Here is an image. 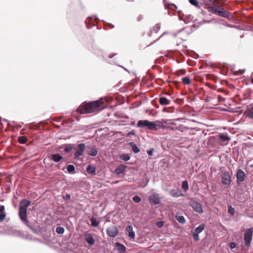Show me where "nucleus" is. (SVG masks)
I'll use <instances>...</instances> for the list:
<instances>
[{"mask_svg":"<svg viewBox=\"0 0 253 253\" xmlns=\"http://www.w3.org/2000/svg\"><path fill=\"white\" fill-rule=\"evenodd\" d=\"M7 231H6V233L9 235H14L15 234V232L16 231L15 229H13L12 227H7Z\"/></svg>","mask_w":253,"mask_h":253,"instance_id":"obj_41","label":"nucleus"},{"mask_svg":"<svg viewBox=\"0 0 253 253\" xmlns=\"http://www.w3.org/2000/svg\"><path fill=\"white\" fill-rule=\"evenodd\" d=\"M86 170L88 173L91 175H95L96 174V169L91 165H88L86 168Z\"/></svg>","mask_w":253,"mask_h":253,"instance_id":"obj_22","label":"nucleus"},{"mask_svg":"<svg viewBox=\"0 0 253 253\" xmlns=\"http://www.w3.org/2000/svg\"><path fill=\"white\" fill-rule=\"evenodd\" d=\"M50 159L54 162L57 163L63 159V157L58 153H55L51 155Z\"/></svg>","mask_w":253,"mask_h":253,"instance_id":"obj_19","label":"nucleus"},{"mask_svg":"<svg viewBox=\"0 0 253 253\" xmlns=\"http://www.w3.org/2000/svg\"><path fill=\"white\" fill-rule=\"evenodd\" d=\"M181 187L183 190L186 192L189 189V185L187 180H183L182 182Z\"/></svg>","mask_w":253,"mask_h":253,"instance_id":"obj_33","label":"nucleus"},{"mask_svg":"<svg viewBox=\"0 0 253 253\" xmlns=\"http://www.w3.org/2000/svg\"><path fill=\"white\" fill-rule=\"evenodd\" d=\"M245 69H240L234 72V75L236 76L241 75L245 72Z\"/></svg>","mask_w":253,"mask_h":253,"instance_id":"obj_43","label":"nucleus"},{"mask_svg":"<svg viewBox=\"0 0 253 253\" xmlns=\"http://www.w3.org/2000/svg\"><path fill=\"white\" fill-rule=\"evenodd\" d=\"M186 72L185 69H181L176 71L175 75L177 76L184 75Z\"/></svg>","mask_w":253,"mask_h":253,"instance_id":"obj_40","label":"nucleus"},{"mask_svg":"<svg viewBox=\"0 0 253 253\" xmlns=\"http://www.w3.org/2000/svg\"><path fill=\"white\" fill-rule=\"evenodd\" d=\"M120 158L124 161H127L130 160V157L128 154H122L120 156Z\"/></svg>","mask_w":253,"mask_h":253,"instance_id":"obj_34","label":"nucleus"},{"mask_svg":"<svg viewBox=\"0 0 253 253\" xmlns=\"http://www.w3.org/2000/svg\"><path fill=\"white\" fill-rule=\"evenodd\" d=\"M204 229L205 225L203 224H200L199 226H198L195 229L194 232L199 234L204 230Z\"/></svg>","mask_w":253,"mask_h":253,"instance_id":"obj_29","label":"nucleus"},{"mask_svg":"<svg viewBox=\"0 0 253 253\" xmlns=\"http://www.w3.org/2000/svg\"><path fill=\"white\" fill-rule=\"evenodd\" d=\"M66 169L69 173L71 174L76 173L75 167L74 165L72 164L68 165H67Z\"/></svg>","mask_w":253,"mask_h":253,"instance_id":"obj_26","label":"nucleus"},{"mask_svg":"<svg viewBox=\"0 0 253 253\" xmlns=\"http://www.w3.org/2000/svg\"><path fill=\"white\" fill-rule=\"evenodd\" d=\"M90 220L91 221V226L92 227H96L100 223V221L97 220L96 218L94 216H92Z\"/></svg>","mask_w":253,"mask_h":253,"instance_id":"obj_27","label":"nucleus"},{"mask_svg":"<svg viewBox=\"0 0 253 253\" xmlns=\"http://www.w3.org/2000/svg\"><path fill=\"white\" fill-rule=\"evenodd\" d=\"M219 138L223 142H228L230 140V138L226 134H222L219 135Z\"/></svg>","mask_w":253,"mask_h":253,"instance_id":"obj_36","label":"nucleus"},{"mask_svg":"<svg viewBox=\"0 0 253 253\" xmlns=\"http://www.w3.org/2000/svg\"><path fill=\"white\" fill-rule=\"evenodd\" d=\"M39 128V126L38 125L35 123H33L31 124L30 128L33 129H38Z\"/></svg>","mask_w":253,"mask_h":253,"instance_id":"obj_54","label":"nucleus"},{"mask_svg":"<svg viewBox=\"0 0 253 253\" xmlns=\"http://www.w3.org/2000/svg\"><path fill=\"white\" fill-rule=\"evenodd\" d=\"M126 234L130 240L135 238V234L133 230V227L131 225H128L126 228Z\"/></svg>","mask_w":253,"mask_h":253,"instance_id":"obj_15","label":"nucleus"},{"mask_svg":"<svg viewBox=\"0 0 253 253\" xmlns=\"http://www.w3.org/2000/svg\"><path fill=\"white\" fill-rule=\"evenodd\" d=\"M175 218L179 223L183 224L186 222L185 217L182 215H176Z\"/></svg>","mask_w":253,"mask_h":253,"instance_id":"obj_32","label":"nucleus"},{"mask_svg":"<svg viewBox=\"0 0 253 253\" xmlns=\"http://www.w3.org/2000/svg\"><path fill=\"white\" fill-rule=\"evenodd\" d=\"M64 228L62 226H58L56 228V232L58 234H63L64 233Z\"/></svg>","mask_w":253,"mask_h":253,"instance_id":"obj_38","label":"nucleus"},{"mask_svg":"<svg viewBox=\"0 0 253 253\" xmlns=\"http://www.w3.org/2000/svg\"><path fill=\"white\" fill-rule=\"evenodd\" d=\"M62 198L65 201L70 200L71 198V195L69 194H66L65 195L62 196Z\"/></svg>","mask_w":253,"mask_h":253,"instance_id":"obj_55","label":"nucleus"},{"mask_svg":"<svg viewBox=\"0 0 253 253\" xmlns=\"http://www.w3.org/2000/svg\"><path fill=\"white\" fill-rule=\"evenodd\" d=\"M145 180H146V182L143 186H142V188H144L145 187H146L149 183V179H148L147 178H146Z\"/></svg>","mask_w":253,"mask_h":253,"instance_id":"obj_64","label":"nucleus"},{"mask_svg":"<svg viewBox=\"0 0 253 253\" xmlns=\"http://www.w3.org/2000/svg\"><path fill=\"white\" fill-rule=\"evenodd\" d=\"M149 200L150 203L154 205H159L161 203L159 195L157 193H154L151 195L149 198Z\"/></svg>","mask_w":253,"mask_h":253,"instance_id":"obj_12","label":"nucleus"},{"mask_svg":"<svg viewBox=\"0 0 253 253\" xmlns=\"http://www.w3.org/2000/svg\"><path fill=\"white\" fill-rule=\"evenodd\" d=\"M88 49L97 56L103 57L107 63H111V61L106 58V52L97 44L94 43H91V46L88 47Z\"/></svg>","mask_w":253,"mask_h":253,"instance_id":"obj_4","label":"nucleus"},{"mask_svg":"<svg viewBox=\"0 0 253 253\" xmlns=\"http://www.w3.org/2000/svg\"><path fill=\"white\" fill-rule=\"evenodd\" d=\"M100 20L99 18L95 16H91L88 17L85 22L86 27L88 29H90L91 27L96 26Z\"/></svg>","mask_w":253,"mask_h":253,"instance_id":"obj_8","label":"nucleus"},{"mask_svg":"<svg viewBox=\"0 0 253 253\" xmlns=\"http://www.w3.org/2000/svg\"><path fill=\"white\" fill-rule=\"evenodd\" d=\"M107 234L111 237H115L118 233V229L115 226L109 227L106 230Z\"/></svg>","mask_w":253,"mask_h":253,"instance_id":"obj_13","label":"nucleus"},{"mask_svg":"<svg viewBox=\"0 0 253 253\" xmlns=\"http://www.w3.org/2000/svg\"><path fill=\"white\" fill-rule=\"evenodd\" d=\"M76 148L77 151L74 154V158L76 159L83 155L85 149V145L83 143H80L77 146Z\"/></svg>","mask_w":253,"mask_h":253,"instance_id":"obj_11","label":"nucleus"},{"mask_svg":"<svg viewBox=\"0 0 253 253\" xmlns=\"http://www.w3.org/2000/svg\"><path fill=\"white\" fill-rule=\"evenodd\" d=\"M208 9L209 11L213 14L228 19H230V13L228 11L225 10L223 8H222L217 5H214L213 6H209L208 7Z\"/></svg>","mask_w":253,"mask_h":253,"instance_id":"obj_3","label":"nucleus"},{"mask_svg":"<svg viewBox=\"0 0 253 253\" xmlns=\"http://www.w3.org/2000/svg\"><path fill=\"white\" fill-rule=\"evenodd\" d=\"M246 176L245 173L242 169H237L236 173L237 185L240 186L245 181Z\"/></svg>","mask_w":253,"mask_h":253,"instance_id":"obj_10","label":"nucleus"},{"mask_svg":"<svg viewBox=\"0 0 253 253\" xmlns=\"http://www.w3.org/2000/svg\"><path fill=\"white\" fill-rule=\"evenodd\" d=\"M102 22L104 23V24L105 26H108L112 29L114 28V25L111 23H107L106 22H105L104 20H102Z\"/></svg>","mask_w":253,"mask_h":253,"instance_id":"obj_51","label":"nucleus"},{"mask_svg":"<svg viewBox=\"0 0 253 253\" xmlns=\"http://www.w3.org/2000/svg\"><path fill=\"white\" fill-rule=\"evenodd\" d=\"M4 209L5 207L4 206L0 205V222L3 221L6 217Z\"/></svg>","mask_w":253,"mask_h":253,"instance_id":"obj_24","label":"nucleus"},{"mask_svg":"<svg viewBox=\"0 0 253 253\" xmlns=\"http://www.w3.org/2000/svg\"><path fill=\"white\" fill-rule=\"evenodd\" d=\"M229 246L231 249H233L236 247L237 245L235 242H232L229 243Z\"/></svg>","mask_w":253,"mask_h":253,"instance_id":"obj_56","label":"nucleus"},{"mask_svg":"<svg viewBox=\"0 0 253 253\" xmlns=\"http://www.w3.org/2000/svg\"><path fill=\"white\" fill-rule=\"evenodd\" d=\"M154 151V148H150V149H148V150H147L146 152L149 156H152L153 155Z\"/></svg>","mask_w":253,"mask_h":253,"instance_id":"obj_52","label":"nucleus"},{"mask_svg":"<svg viewBox=\"0 0 253 253\" xmlns=\"http://www.w3.org/2000/svg\"><path fill=\"white\" fill-rule=\"evenodd\" d=\"M191 17H192L191 15H190V14L188 15L186 17V18L184 20H183L184 23L185 24L188 23L191 20Z\"/></svg>","mask_w":253,"mask_h":253,"instance_id":"obj_48","label":"nucleus"},{"mask_svg":"<svg viewBox=\"0 0 253 253\" xmlns=\"http://www.w3.org/2000/svg\"><path fill=\"white\" fill-rule=\"evenodd\" d=\"M171 120H168V119H162V124H170V121Z\"/></svg>","mask_w":253,"mask_h":253,"instance_id":"obj_58","label":"nucleus"},{"mask_svg":"<svg viewBox=\"0 0 253 253\" xmlns=\"http://www.w3.org/2000/svg\"><path fill=\"white\" fill-rule=\"evenodd\" d=\"M247 116L253 120V105H251V107L248 108Z\"/></svg>","mask_w":253,"mask_h":253,"instance_id":"obj_31","label":"nucleus"},{"mask_svg":"<svg viewBox=\"0 0 253 253\" xmlns=\"http://www.w3.org/2000/svg\"><path fill=\"white\" fill-rule=\"evenodd\" d=\"M115 246L119 253H126L127 249L124 244L116 242Z\"/></svg>","mask_w":253,"mask_h":253,"instance_id":"obj_16","label":"nucleus"},{"mask_svg":"<svg viewBox=\"0 0 253 253\" xmlns=\"http://www.w3.org/2000/svg\"><path fill=\"white\" fill-rule=\"evenodd\" d=\"M163 3L164 5L165 8L166 9H170L171 10H176L177 8V6L173 3H169V4H167L166 2V0H163Z\"/></svg>","mask_w":253,"mask_h":253,"instance_id":"obj_18","label":"nucleus"},{"mask_svg":"<svg viewBox=\"0 0 253 253\" xmlns=\"http://www.w3.org/2000/svg\"><path fill=\"white\" fill-rule=\"evenodd\" d=\"M106 105L99 100L83 103L78 108V112L81 114H88L102 110L106 108Z\"/></svg>","mask_w":253,"mask_h":253,"instance_id":"obj_2","label":"nucleus"},{"mask_svg":"<svg viewBox=\"0 0 253 253\" xmlns=\"http://www.w3.org/2000/svg\"><path fill=\"white\" fill-rule=\"evenodd\" d=\"M182 82L184 84H189L191 83V80L189 76H186L182 79Z\"/></svg>","mask_w":253,"mask_h":253,"instance_id":"obj_37","label":"nucleus"},{"mask_svg":"<svg viewBox=\"0 0 253 253\" xmlns=\"http://www.w3.org/2000/svg\"><path fill=\"white\" fill-rule=\"evenodd\" d=\"M216 0H208V2L206 3V4H208L209 3H211L212 4V6H213L214 5H215L214 4V2H215Z\"/></svg>","mask_w":253,"mask_h":253,"instance_id":"obj_60","label":"nucleus"},{"mask_svg":"<svg viewBox=\"0 0 253 253\" xmlns=\"http://www.w3.org/2000/svg\"><path fill=\"white\" fill-rule=\"evenodd\" d=\"M164 221H158L156 223V225L159 228H161V227H162L164 226Z\"/></svg>","mask_w":253,"mask_h":253,"instance_id":"obj_57","label":"nucleus"},{"mask_svg":"<svg viewBox=\"0 0 253 253\" xmlns=\"http://www.w3.org/2000/svg\"><path fill=\"white\" fill-rule=\"evenodd\" d=\"M85 240L86 242L89 245V246H92L95 243V240L93 236L89 234L86 236L85 237Z\"/></svg>","mask_w":253,"mask_h":253,"instance_id":"obj_20","label":"nucleus"},{"mask_svg":"<svg viewBox=\"0 0 253 253\" xmlns=\"http://www.w3.org/2000/svg\"><path fill=\"white\" fill-rule=\"evenodd\" d=\"M252 230V228L247 229L244 235V240L245 241V245L247 247H249L251 246V243L253 239V234Z\"/></svg>","mask_w":253,"mask_h":253,"instance_id":"obj_9","label":"nucleus"},{"mask_svg":"<svg viewBox=\"0 0 253 253\" xmlns=\"http://www.w3.org/2000/svg\"><path fill=\"white\" fill-rule=\"evenodd\" d=\"M160 104L161 105H169L170 101L165 97H161L159 98Z\"/></svg>","mask_w":253,"mask_h":253,"instance_id":"obj_25","label":"nucleus"},{"mask_svg":"<svg viewBox=\"0 0 253 253\" xmlns=\"http://www.w3.org/2000/svg\"><path fill=\"white\" fill-rule=\"evenodd\" d=\"M135 130L134 129L131 130L130 131L127 132L126 135V137H130L131 135H135Z\"/></svg>","mask_w":253,"mask_h":253,"instance_id":"obj_53","label":"nucleus"},{"mask_svg":"<svg viewBox=\"0 0 253 253\" xmlns=\"http://www.w3.org/2000/svg\"><path fill=\"white\" fill-rule=\"evenodd\" d=\"M128 145L130 147L131 150L134 153L137 154L139 152L140 149L134 142H130L128 143Z\"/></svg>","mask_w":253,"mask_h":253,"instance_id":"obj_23","label":"nucleus"},{"mask_svg":"<svg viewBox=\"0 0 253 253\" xmlns=\"http://www.w3.org/2000/svg\"><path fill=\"white\" fill-rule=\"evenodd\" d=\"M152 123L153 125L155 126V127H153V130L155 131L159 129V127L160 126V125L162 124V120L152 121Z\"/></svg>","mask_w":253,"mask_h":253,"instance_id":"obj_28","label":"nucleus"},{"mask_svg":"<svg viewBox=\"0 0 253 253\" xmlns=\"http://www.w3.org/2000/svg\"><path fill=\"white\" fill-rule=\"evenodd\" d=\"M164 124H161L160 126L159 127V128H162L163 129H168V126H165L163 125Z\"/></svg>","mask_w":253,"mask_h":253,"instance_id":"obj_59","label":"nucleus"},{"mask_svg":"<svg viewBox=\"0 0 253 253\" xmlns=\"http://www.w3.org/2000/svg\"><path fill=\"white\" fill-rule=\"evenodd\" d=\"M193 238L195 241H198L199 240V234L196 233L195 232H193L192 234Z\"/></svg>","mask_w":253,"mask_h":253,"instance_id":"obj_49","label":"nucleus"},{"mask_svg":"<svg viewBox=\"0 0 253 253\" xmlns=\"http://www.w3.org/2000/svg\"><path fill=\"white\" fill-rule=\"evenodd\" d=\"M161 28V25L160 23L156 24L153 28V30L155 33H157Z\"/></svg>","mask_w":253,"mask_h":253,"instance_id":"obj_46","label":"nucleus"},{"mask_svg":"<svg viewBox=\"0 0 253 253\" xmlns=\"http://www.w3.org/2000/svg\"><path fill=\"white\" fill-rule=\"evenodd\" d=\"M76 149V147L74 144H67L65 145L64 152L65 153H70L72 150Z\"/></svg>","mask_w":253,"mask_h":253,"instance_id":"obj_21","label":"nucleus"},{"mask_svg":"<svg viewBox=\"0 0 253 253\" xmlns=\"http://www.w3.org/2000/svg\"><path fill=\"white\" fill-rule=\"evenodd\" d=\"M127 167L125 165H120L115 169V173L117 175L123 173L126 170Z\"/></svg>","mask_w":253,"mask_h":253,"instance_id":"obj_17","label":"nucleus"},{"mask_svg":"<svg viewBox=\"0 0 253 253\" xmlns=\"http://www.w3.org/2000/svg\"><path fill=\"white\" fill-rule=\"evenodd\" d=\"M27 141V138L26 136H22L18 137V142L21 144H24Z\"/></svg>","mask_w":253,"mask_h":253,"instance_id":"obj_39","label":"nucleus"},{"mask_svg":"<svg viewBox=\"0 0 253 253\" xmlns=\"http://www.w3.org/2000/svg\"><path fill=\"white\" fill-rule=\"evenodd\" d=\"M164 60V58L163 56H161L160 57H159L158 58H156L155 60V63H160L162 62H163Z\"/></svg>","mask_w":253,"mask_h":253,"instance_id":"obj_47","label":"nucleus"},{"mask_svg":"<svg viewBox=\"0 0 253 253\" xmlns=\"http://www.w3.org/2000/svg\"><path fill=\"white\" fill-rule=\"evenodd\" d=\"M98 151L94 147H91L89 151L88 152V155L90 156H95L97 154Z\"/></svg>","mask_w":253,"mask_h":253,"instance_id":"obj_30","label":"nucleus"},{"mask_svg":"<svg viewBox=\"0 0 253 253\" xmlns=\"http://www.w3.org/2000/svg\"><path fill=\"white\" fill-rule=\"evenodd\" d=\"M32 201L27 199H22L19 202L18 216L23 225L28 227L34 233H36V230L33 228L28 219L27 208L31 205Z\"/></svg>","mask_w":253,"mask_h":253,"instance_id":"obj_1","label":"nucleus"},{"mask_svg":"<svg viewBox=\"0 0 253 253\" xmlns=\"http://www.w3.org/2000/svg\"><path fill=\"white\" fill-rule=\"evenodd\" d=\"M178 58H179V60H176L177 63H179L180 60H183L184 58V56L180 52H178Z\"/></svg>","mask_w":253,"mask_h":253,"instance_id":"obj_50","label":"nucleus"},{"mask_svg":"<svg viewBox=\"0 0 253 253\" xmlns=\"http://www.w3.org/2000/svg\"><path fill=\"white\" fill-rule=\"evenodd\" d=\"M144 18V17L142 15H139L137 17V21L140 22L142 21Z\"/></svg>","mask_w":253,"mask_h":253,"instance_id":"obj_61","label":"nucleus"},{"mask_svg":"<svg viewBox=\"0 0 253 253\" xmlns=\"http://www.w3.org/2000/svg\"><path fill=\"white\" fill-rule=\"evenodd\" d=\"M174 107L173 106H171L168 108L169 113H172L174 111Z\"/></svg>","mask_w":253,"mask_h":253,"instance_id":"obj_62","label":"nucleus"},{"mask_svg":"<svg viewBox=\"0 0 253 253\" xmlns=\"http://www.w3.org/2000/svg\"><path fill=\"white\" fill-rule=\"evenodd\" d=\"M187 55L191 56L192 57L195 58L194 55L197 56V54L195 52L192 50H190L189 49H186L183 51Z\"/></svg>","mask_w":253,"mask_h":253,"instance_id":"obj_35","label":"nucleus"},{"mask_svg":"<svg viewBox=\"0 0 253 253\" xmlns=\"http://www.w3.org/2000/svg\"><path fill=\"white\" fill-rule=\"evenodd\" d=\"M169 194L172 197L175 198H178L179 197H184V194H183L181 191L178 189H171L169 192Z\"/></svg>","mask_w":253,"mask_h":253,"instance_id":"obj_14","label":"nucleus"},{"mask_svg":"<svg viewBox=\"0 0 253 253\" xmlns=\"http://www.w3.org/2000/svg\"><path fill=\"white\" fill-rule=\"evenodd\" d=\"M188 1L191 5L196 7H200L199 2L197 0H188Z\"/></svg>","mask_w":253,"mask_h":253,"instance_id":"obj_42","label":"nucleus"},{"mask_svg":"<svg viewBox=\"0 0 253 253\" xmlns=\"http://www.w3.org/2000/svg\"><path fill=\"white\" fill-rule=\"evenodd\" d=\"M232 171H224L221 175V180L222 184L225 185L226 188L229 186L231 183Z\"/></svg>","mask_w":253,"mask_h":253,"instance_id":"obj_6","label":"nucleus"},{"mask_svg":"<svg viewBox=\"0 0 253 253\" xmlns=\"http://www.w3.org/2000/svg\"><path fill=\"white\" fill-rule=\"evenodd\" d=\"M132 200L136 203H138L141 201V198L138 195H135L132 197Z\"/></svg>","mask_w":253,"mask_h":253,"instance_id":"obj_45","label":"nucleus"},{"mask_svg":"<svg viewBox=\"0 0 253 253\" xmlns=\"http://www.w3.org/2000/svg\"><path fill=\"white\" fill-rule=\"evenodd\" d=\"M190 206L195 212L198 213H202L204 211L201 204L196 201L194 199H190Z\"/></svg>","mask_w":253,"mask_h":253,"instance_id":"obj_7","label":"nucleus"},{"mask_svg":"<svg viewBox=\"0 0 253 253\" xmlns=\"http://www.w3.org/2000/svg\"><path fill=\"white\" fill-rule=\"evenodd\" d=\"M235 209L231 206H228V212L231 215H233L235 213Z\"/></svg>","mask_w":253,"mask_h":253,"instance_id":"obj_44","label":"nucleus"},{"mask_svg":"<svg viewBox=\"0 0 253 253\" xmlns=\"http://www.w3.org/2000/svg\"><path fill=\"white\" fill-rule=\"evenodd\" d=\"M74 2L77 5H81L82 4L81 0H74Z\"/></svg>","mask_w":253,"mask_h":253,"instance_id":"obj_63","label":"nucleus"},{"mask_svg":"<svg viewBox=\"0 0 253 253\" xmlns=\"http://www.w3.org/2000/svg\"><path fill=\"white\" fill-rule=\"evenodd\" d=\"M152 121H150L148 120H140L138 121L136 127L140 128H144L149 130L153 131V127H155V126L153 125Z\"/></svg>","mask_w":253,"mask_h":253,"instance_id":"obj_5","label":"nucleus"}]
</instances>
